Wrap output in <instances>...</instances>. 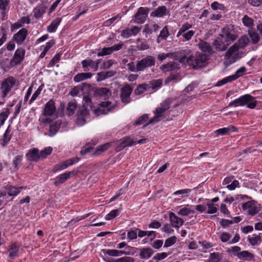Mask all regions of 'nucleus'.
Instances as JSON below:
<instances>
[{"mask_svg":"<svg viewBox=\"0 0 262 262\" xmlns=\"http://www.w3.org/2000/svg\"><path fill=\"white\" fill-rule=\"evenodd\" d=\"M179 105V104L174 102L172 100L168 99L165 102V112L166 111V109H169L172 106L173 107H176Z\"/></svg>","mask_w":262,"mask_h":262,"instance_id":"nucleus-52","label":"nucleus"},{"mask_svg":"<svg viewBox=\"0 0 262 262\" xmlns=\"http://www.w3.org/2000/svg\"><path fill=\"white\" fill-rule=\"evenodd\" d=\"M146 140H147L146 139H142L138 140L137 141H133L130 138H124L123 142V143H124V144L125 145V147H127V146H130L133 145H135L136 144L144 143L146 142Z\"/></svg>","mask_w":262,"mask_h":262,"instance_id":"nucleus-33","label":"nucleus"},{"mask_svg":"<svg viewBox=\"0 0 262 262\" xmlns=\"http://www.w3.org/2000/svg\"><path fill=\"white\" fill-rule=\"evenodd\" d=\"M177 241V238L175 236H171L165 241V247H168L174 244Z\"/></svg>","mask_w":262,"mask_h":262,"instance_id":"nucleus-50","label":"nucleus"},{"mask_svg":"<svg viewBox=\"0 0 262 262\" xmlns=\"http://www.w3.org/2000/svg\"><path fill=\"white\" fill-rule=\"evenodd\" d=\"M257 104V101L255 100L254 97L249 94H246L231 101L229 103L228 106L237 107L246 105L248 108L253 109L256 107Z\"/></svg>","mask_w":262,"mask_h":262,"instance_id":"nucleus-3","label":"nucleus"},{"mask_svg":"<svg viewBox=\"0 0 262 262\" xmlns=\"http://www.w3.org/2000/svg\"><path fill=\"white\" fill-rule=\"evenodd\" d=\"M81 64L83 68H85L88 67H91L93 68V66L94 65V61L91 59H85L82 61Z\"/></svg>","mask_w":262,"mask_h":262,"instance_id":"nucleus-62","label":"nucleus"},{"mask_svg":"<svg viewBox=\"0 0 262 262\" xmlns=\"http://www.w3.org/2000/svg\"><path fill=\"white\" fill-rule=\"evenodd\" d=\"M9 114L10 111L8 108H4V111L0 113V126L4 125Z\"/></svg>","mask_w":262,"mask_h":262,"instance_id":"nucleus-39","label":"nucleus"},{"mask_svg":"<svg viewBox=\"0 0 262 262\" xmlns=\"http://www.w3.org/2000/svg\"><path fill=\"white\" fill-rule=\"evenodd\" d=\"M212 45L216 51L223 52L227 50L230 45L227 42H226L221 37V38L218 37L216 39L213 41Z\"/></svg>","mask_w":262,"mask_h":262,"instance_id":"nucleus-13","label":"nucleus"},{"mask_svg":"<svg viewBox=\"0 0 262 262\" xmlns=\"http://www.w3.org/2000/svg\"><path fill=\"white\" fill-rule=\"evenodd\" d=\"M164 113V105L162 104H161V106L159 107H157L156 110L154 112L155 116L154 117L149 120V122L144 125L143 127H145L147 125L150 124H155L156 122H159L163 116Z\"/></svg>","mask_w":262,"mask_h":262,"instance_id":"nucleus-12","label":"nucleus"},{"mask_svg":"<svg viewBox=\"0 0 262 262\" xmlns=\"http://www.w3.org/2000/svg\"><path fill=\"white\" fill-rule=\"evenodd\" d=\"M231 237L230 234L228 232H223L221 234L220 239L223 243L228 242Z\"/></svg>","mask_w":262,"mask_h":262,"instance_id":"nucleus-61","label":"nucleus"},{"mask_svg":"<svg viewBox=\"0 0 262 262\" xmlns=\"http://www.w3.org/2000/svg\"><path fill=\"white\" fill-rule=\"evenodd\" d=\"M149 11L148 8L140 7L134 15V22L137 24H143L148 16Z\"/></svg>","mask_w":262,"mask_h":262,"instance_id":"nucleus-10","label":"nucleus"},{"mask_svg":"<svg viewBox=\"0 0 262 262\" xmlns=\"http://www.w3.org/2000/svg\"><path fill=\"white\" fill-rule=\"evenodd\" d=\"M242 21L245 26L249 28L252 27L254 25L253 19L247 15H245L243 17Z\"/></svg>","mask_w":262,"mask_h":262,"instance_id":"nucleus-46","label":"nucleus"},{"mask_svg":"<svg viewBox=\"0 0 262 262\" xmlns=\"http://www.w3.org/2000/svg\"><path fill=\"white\" fill-rule=\"evenodd\" d=\"M119 210L114 209L110 212L108 214H107L105 216V219L106 220H111L113 218L116 217L119 214Z\"/></svg>","mask_w":262,"mask_h":262,"instance_id":"nucleus-57","label":"nucleus"},{"mask_svg":"<svg viewBox=\"0 0 262 262\" xmlns=\"http://www.w3.org/2000/svg\"><path fill=\"white\" fill-rule=\"evenodd\" d=\"M249 34L253 43H257L259 41L260 37L258 33L254 31H251L249 32Z\"/></svg>","mask_w":262,"mask_h":262,"instance_id":"nucleus-49","label":"nucleus"},{"mask_svg":"<svg viewBox=\"0 0 262 262\" xmlns=\"http://www.w3.org/2000/svg\"><path fill=\"white\" fill-rule=\"evenodd\" d=\"M9 128L10 126H9L7 128L3 136L1 144L2 146L3 147H5L7 145V144L9 143L11 138V135L10 134V129Z\"/></svg>","mask_w":262,"mask_h":262,"instance_id":"nucleus-29","label":"nucleus"},{"mask_svg":"<svg viewBox=\"0 0 262 262\" xmlns=\"http://www.w3.org/2000/svg\"><path fill=\"white\" fill-rule=\"evenodd\" d=\"M236 187H239V182L237 180L233 181L231 184L227 186V188L230 190H233Z\"/></svg>","mask_w":262,"mask_h":262,"instance_id":"nucleus-63","label":"nucleus"},{"mask_svg":"<svg viewBox=\"0 0 262 262\" xmlns=\"http://www.w3.org/2000/svg\"><path fill=\"white\" fill-rule=\"evenodd\" d=\"M46 7L43 5H40L36 6L33 10L34 17L38 19L45 13Z\"/></svg>","mask_w":262,"mask_h":262,"instance_id":"nucleus-25","label":"nucleus"},{"mask_svg":"<svg viewBox=\"0 0 262 262\" xmlns=\"http://www.w3.org/2000/svg\"><path fill=\"white\" fill-rule=\"evenodd\" d=\"M222 260V255L219 252H213L210 254L209 262H221Z\"/></svg>","mask_w":262,"mask_h":262,"instance_id":"nucleus-36","label":"nucleus"},{"mask_svg":"<svg viewBox=\"0 0 262 262\" xmlns=\"http://www.w3.org/2000/svg\"><path fill=\"white\" fill-rule=\"evenodd\" d=\"M28 31L25 28L20 29L17 33L14 34L13 39L18 44L21 45L26 39Z\"/></svg>","mask_w":262,"mask_h":262,"instance_id":"nucleus-16","label":"nucleus"},{"mask_svg":"<svg viewBox=\"0 0 262 262\" xmlns=\"http://www.w3.org/2000/svg\"><path fill=\"white\" fill-rule=\"evenodd\" d=\"M156 59L151 55H147L140 60L137 61L138 68L140 72L143 71L146 69L150 68L155 64Z\"/></svg>","mask_w":262,"mask_h":262,"instance_id":"nucleus-7","label":"nucleus"},{"mask_svg":"<svg viewBox=\"0 0 262 262\" xmlns=\"http://www.w3.org/2000/svg\"><path fill=\"white\" fill-rule=\"evenodd\" d=\"M133 88L128 84H125L120 89V97L121 101L124 104H128L131 101L130 95Z\"/></svg>","mask_w":262,"mask_h":262,"instance_id":"nucleus-6","label":"nucleus"},{"mask_svg":"<svg viewBox=\"0 0 262 262\" xmlns=\"http://www.w3.org/2000/svg\"><path fill=\"white\" fill-rule=\"evenodd\" d=\"M169 219L171 225L177 228H179L184 224V220L177 216L174 213L170 212L169 213Z\"/></svg>","mask_w":262,"mask_h":262,"instance_id":"nucleus-21","label":"nucleus"},{"mask_svg":"<svg viewBox=\"0 0 262 262\" xmlns=\"http://www.w3.org/2000/svg\"><path fill=\"white\" fill-rule=\"evenodd\" d=\"M194 213V211L193 210H191L186 207L181 208L178 211V214L182 216H187L189 214H193Z\"/></svg>","mask_w":262,"mask_h":262,"instance_id":"nucleus-45","label":"nucleus"},{"mask_svg":"<svg viewBox=\"0 0 262 262\" xmlns=\"http://www.w3.org/2000/svg\"><path fill=\"white\" fill-rule=\"evenodd\" d=\"M53 149L51 147H47L42 150L39 155L40 157L43 158H46L48 155L51 154Z\"/></svg>","mask_w":262,"mask_h":262,"instance_id":"nucleus-54","label":"nucleus"},{"mask_svg":"<svg viewBox=\"0 0 262 262\" xmlns=\"http://www.w3.org/2000/svg\"><path fill=\"white\" fill-rule=\"evenodd\" d=\"M127 237L130 240L136 239L137 237V231L136 228L135 230H129L127 232Z\"/></svg>","mask_w":262,"mask_h":262,"instance_id":"nucleus-60","label":"nucleus"},{"mask_svg":"<svg viewBox=\"0 0 262 262\" xmlns=\"http://www.w3.org/2000/svg\"><path fill=\"white\" fill-rule=\"evenodd\" d=\"M248 241L252 246H256L259 245L262 242V233L258 234H253L248 237Z\"/></svg>","mask_w":262,"mask_h":262,"instance_id":"nucleus-22","label":"nucleus"},{"mask_svg":"<svg viewBox=\"0 0 262 262\" xmlns=\"http://www.w3.org/2000/svg\"><path fill=\"white\" fill-rule=\"evenodd\" d=\"M23 188V187H15L12 186H7L6 187L7 193L9 196L17 195Z\"/></svg>","mask_w":262,"mask_h":262,"instance_id":"nucleus-28","label":"nucleus"},{"mask_svg":"<svg viewBox=\"0 0 262 262\" xmlns=\"http://www.w3.org/2000/svg\"><path fill=\"white\" fill-rule=\"evenodd\" d=\"M77 108V104L75 100L70 101L67 107V111L69 116L73 115Z\"/></svg>","mask_w":262,"mask_h":262,"instance_id":"nucleus-35","label":"nucleus"},{"mask_svg":"<svg viewBox=\"0 0 262 262\" xmlns=\"http://www.w3.org/2000/svg\"><path fill=\"white\" fill-rule=\"evenodd\" d=\"M244 53L240 51L237 45L233 44L228 48L224 55V65L227 67L241 58Z\"/></svg>","mask_w":262,"mask_h":262,"instance_id":"nucleus-2","label":"nucleus"},{"mask_svg":"<svg viewBox=\"0 0 262 262\" xmlns=\"http://www.w3.org/2000/svg\"><path fill=\"white\" fill-rule=\"evenodd\" d=\"M75 174L76 172L75 171H72L60 174L56 177V180L54 182V185L57 186L58 185L63 183L71 177V175H75Z\"/></svg>","mask_w":262,"mask_h":262,"instance_id":"nucleus-19","label":"nucleus"},{"mask_svg":"<svg viewBox=\"0 0 262 262\" xmlns=\"http://www.w3.org/2000/svg\"><path fill=\"white\" fill-rule=\"evenodd\" d=\"M26 51L23 48L17 49L14 54L13 57L10 61L11 64L13 66L20 64L23 60Z\"/></svg>","mask_w":262,"mask_h":262,"instance_id":"nucleus-11","label":"nucleus"},{"mask_svg":"<svg viewBox=\"0 0 262 262\" xmlns=\"http://www.w3.org/2000/svg\"><path fill=\"white\" fill-rule=\"evenodd\" d=\"M163 83L162 79H157L150 81L149 83L147 84L148 89L151 88L152 89H156L160 88Z\"/></svg>","mask_w":262,"mask_h":262,"instance_id":"nucleus-37","label":"nucleus"},{"mask_svg":"<svg viewBox=\"0 0 262 262\" xmlns=\"http://www.w3.org/2000/svg\"><path fill=\"white\" fill-rule=\"evenodd\" d=\"M192 25L187 23L182 25L177 34V37H179L182 36L183 39L186 41L190 40L195 32V31L193 30H189L192 28Z\"/></svg>","mask_w":262,"mask_h":262,"instance_id":"nucleus-4","label":"nucleus"},{"mask_svg":"<svg viewBox=\"0 0 262 262\" xmlns=\"http://www.w3.org/2000/svg\"><path fill=\"white\" fill-rule=\"evenodd\" d=\"M112 53V50L111 47H106L103 48L101 51L98 52L97 56H102L104 55H107L111 54Z\"/></svg>","mask_w":262,"mask_h":262,"instance_id":"nucleus-53","label":"nucleus"},{"mask_svg":"<svg viewBox=\"0 0 262 262\" xmlns=\"http://www.w3.org/2000/svg\"><path fill=\"white\" fill-rule=\"evenodd\" d=\"M237 256L241 259H245L247 260H251L254 258V255L252 253L248 251H243L238 252Z\"/></svg>","mask_w":262,"mask_h":262,"instance_id":"nucleus-30","label":"nucleus"},{"mask_svg":"<svg viewBox=\"0 0 262 262\" xmlns=\"http://www.w3.org/2000/svg\"><path fill=\"white\" fill-rule=\"evenodd\" d=\"M171 57L177 61L183 64L187 63L193 68L198 69L204 67L208 60L207 55L199 53L195 57L192 56V51L190 49H180L177 52L167 54L166 57Z\"/></svg>","mask_w":262,"mask_h":262,"instance_id":"nucleus-1","label":"nucleus"},{"mask_svg":"<svg viewBox=\"0 0 262 262\" xmlns=\"http://www.w3.org/2000/svg\"><path fill=\"white\" fill-rule=\"evenodd\" d=\"M164 15V6H161L150 13L151 17H162Z\"/></svg>","mask_w":262,"mask_h":262,"instance_id":"nucleus-43","label":"nucleus"},{"mask_svg":"<svg viewBox=\"0 0 262 262\" xmlns=\"http://www.w3.org/2000/svg\"><path fill=\"white\" fill-rule=\"evenodd\" d=\"M127 69L133 72H140V69L138 68V63L135 65L134 62H130L127 64Z\"/></svg>","mask_w":262,"mask_h":262,"instance_id":"nucleus-56","label":"nucleus"},{"mask_svg":"<svg viewBox=\"0 0 262 262\" xmlns=\"http://www.w3.org/2000/svg\"><path fill=\"white\" fill-rule=\"evenodd\" d=\"M249 42V38L246 36H241L238 40L237 42L234 43V44H236L237 45V48L240 49H243L246 47Z\"/></svg>","mask_w":262,"mask_h":262,"instance_id":"nucleus-27","label":"nucleus"},{"mask_svg":"<svg viewBox=\"0 0 262 262\" xmlns=\"http://www.w3.org/2000/svg\"><path fill=\"white\" fill-rule=\"evenodd\" d=\"M222 33V34H220V36L230 45L237 38L234 31L229 27L223 28Z\"/></svg>","mask_w":262,"mask_h":262,"instance_id":"nucleus-8","label":"nucleus"},{"mask_svg":"<svg viewBox=\"0 0 262 262\" xmlns=\"http://www.w3.org/2000/svg\"><path fill=\"white\" fill-rule=\"evenodd\" d=\"M111 146L110 143H106L103 145L98 146L96 149L95 154L99 155L101 152L106 150Z\"/></svg>","mask_w":262,"mask_h":262,"instance_id":"nucleus-44","label":"nucleus"},{"mask_svg":"<svg viewBox=\"0 0 262 262\" xmlns=\"http://www.w3.org/2000/svg\"><path fill=\"white\" fill-rule=\"evenodd\" d=\"M69 163L68 160L66 161H64L62 163L55 165L53 169V172H56L58 171L66 169L67 167H68L69 166H71L70 165H69Z\"/></svg>","mask_w":262,"mask_h":262,"instance_id":"nucleus-40","label":"nucleus"},{"mask_svg":"<svg viewBox=\"0 0 262 262\" xmlns=\"http://www.w3.org/2000/svg\"><path fill=\"white\" fill-rule=\"evenodd\" d=\"M8 251L10 258L13 259L18 256L19 247L14 243L10 246Z\"/></svg>","mask_w":262,"mask_h":262,"instance_id":"nucleus-26","label":"nucleus"},{"mask_svg":"<svg viewBox=\"0 0 262 262\" xmlns=\"http://www.w3.org/2000/svg\"><path fill=\"white\" fill-rule=\"evenodd\" d=\"M15 79L12 77H9L6 78L2 83L1 90L2 93V97L5 98L11 90L15 84Z\"/></svg>","mask_w":262,"mask_h":262,"instance_id":"nucleus-9","label":"nucleus"},{"mask_svg":"<svg viewBox=\"0 0 262 262\" xmlns=\"http://www.w3.org/2000/svg\"><path fill=\"white\" fill-rule=\"evenodd\" d=\"M61 21V18H56L52 22L51 25L48 27L47 31L50 33L55 32L58 26L59 25Z\"/></svg>","mask_w":262,"mask_h":262,"instance_id":"nucleus-34","label":"nucleus"},{"mask_svg":"<svg viewBox=\"0 0 262 262\" xmlns=\"http://www.w3.org/2000/svg\"><path fill=\"white\" fill-rule=\"evenodd\" d=\"M198 46L199 48L206 55L208 54L209 55H211L214 53V51L210 44L203 40H200L198 44Z\"/></svg>","mask_w":262,"mask_h":262,"instance_id":"nucleus-15","label":"nucleus"},{"mask_svg":"<svg viewBox=\"0 0 262 262\" xmlns=\"http://www.w3.org/2000/svg\"><path fill=\"white\" fill-rule=\"evenodd\" d=\"M40 157L38 150L37 148H33L30 150L26 155L27 159L31 161L36 162L39 160Z\"/></svg>","mask_w":262,"mask_h":262,"instance_id":"nucleus-23","label":"nucleus"},{"mask_svg":"<svg viewBox=\"0 0 262 262\" xmlns=\"http://www.w3.org/2000/svg\"><path fill=\"white\" fill-rule=\"evenodd\" d=\"M61 121L59 120L55 121L53 122L50 126L49 128V136H54L59 129L61 125Z\"/></svg>","mask_w":262,"mask_h":262,"instance_id":"nucleus-24","label":"nucleus"},{"mask_svg":"<svg viewBox=\"0 0 262 262\" xmlns=\"http://www.w3.org/2000/svg\"><path fill=\"white\" fill-rule=\"evenodd\" d=\"M56 111L54 101L53 100H49L45 105L43 115L44 116H51Z\"/></svg>","mask_w":262,"mask_h":262,"instance_id":"nucleus-18","label":"nucleus"},{"mask_svg":"<svg viewBox=\"0 0 262 262\" xmlns=\"http://www.w3.org/2000/svg\"><path fill=\"white\" fill-rule=\"evenodd\" d=\"M101 107L95 110V112L97 115L106 114L113 107L112 106V102L110 101H103L100 104Z\"/></svg>","mask_w":262,"mask_h":262,"instance_id":"nucleus-14","label":"nucleus"},{"mask_svg":"<svg viewBox=\"0 0 262 262\" xmlns=\"http://www.w3.org/2000/svg\"><path fill=\"white\" fill-rule=\"evenodd\" d=\"M260 204L253 200L248 201L242 205L243 210L251 216H254L258 213L260 210Z\"/></svg>","mask_w":262,"mask_h":262,"instance_id":"nucleus-5","label":"nucleus"},{"mask_svg":"<svg viewBox=\"0 0 262 262\" xmlns=\"http://www.w3.org/2000/svg\"><path fill=\"white\" fill-rule=\"evenodd\" d=\"M10 3L9 0H0V9L3 11L2 14H6V11Z\"/></svg>","mask_w":262,"mask_h":262,"instance_id":"nucleus-47","label":"nucleus"},{"mask_svg":"<svg viewBox=\"0 0 262 262\" xmlns=\"http://www.w3.org/2000/svg\"><path fill=\"white\" fill-rule=\"evenodd\" d=\"M92 74L91 73H81L77 74L74 77V81L75 82H79L85 79L91 78Z\"/></svg>","mask_w":262,"mask_h":262,"instance_id":"nucleus-31","label":"nucleus"},{"mask_svg":"<svg viewBox=\"0 0 262 262\" xmlns=\"http://www.w3.org/2000/svg\"><path fill=\"white\" fill-rule=\"evenodd\" d=\"M111 95V91L106 88H97L94 91V96L97 98L105 99Z\"/></svg>","mask_w":262,"mask_h":262,"instance_id":"nucleus-17","label":"nucleus"},{"mask_svg":"<svg viewBox=\"0 0 262 262\" xmlns=\"http://www.w3.org/2000/svg\"><path fill=\"white\" fill-rule=\"evenodd\" d=\"M178 68L179 67L177 61H170L165 64V71H170Z\"/></svg>","mask_w":262,"mask_h":262,"instance_id":"nucleus-42","label":"nucleus"},{"mask_svg":"<svg viewBox=\"0 0 262 262\" xmlns=\"http://www.w3.org/2000/svg\"><path fill=\"white\" fill-rule=\"evenodd\" d=\"M210 6L211 9L213 10H220L223 11L225 9L224 5L217 2H214L211 4Z\"/></svg>","mask_w":262,"mask_h":262,"instance_id":"nucleus-51","label":"nucleus"},{"mask_svg":"<svg viewBox=\"0 0 262 262\" xmlns=\"http://www.w3.org/2000/svg\"><path fill=\"white\" fill-rule=\"evenodd\" d=\"M148 90V88L147 84L143 83L137 86V88L135 90L134 93L136 95H140Z\"/></svg>","mask_w":262,"mask_h":262,"instance_id":"nucleus-41","label":"nucleus"},{"mask_svg":"<svg viewBox=\"0 0 262 262\" xmlns=\"http://www.w3.org/2000/svg\"><path fill=\"white\" fill-rule=\"evenodd\" d=\"M114 64V61L112 59L107 60V61H104L101 65L100 69H109Z\"/></svg>","mask_w":262,"mask_h":262,"instance_id":"nucleus-58","label":"nucleus"},{"mask_svg":"<svg viewBox=\"0 0 262 262\" xmlns=\"http://www.w3.org/2000/svg\"><path fill=\"white\" fill-rule=\"evenodd\" d=\"M148 119V116L147 114H145L139 117L136 121L134 123L135 125H139L143 124Z\"/></svg>","mask_w":262,"mask_h":262,"instance_id":"nucleus-48","label":"nucleus"},{"mask_svg":"<svg viewBox=\"0 0 262 262\" xmlns=\"http://www.w3.org/2000/svg\"><path fill=\"white\" fill-rule=\"evenodd\" d=\"M191 191V189H183L175 191L173 194L174 195H179L181 198L188 197Z\"/></svg>","mask_w":262,"mask_h":262,"instance_id":"nucleus-38","label":"nucleus"},{"mask_svg":"<svg viewBox=\"0 0 262 262\" xmlns=\"http://www.w3.org/2000/svg\"><path fill=\"white\" fill-rule=\"evenodd\" d=\"M233 223V221L229 220H226V219H222L220 222V225L223 227V228H226L228 227L230 225L232 224Z\"/></svg>","mask_w":262,"mask_h":262,"instance_id":"nucleus-64","label":"nucleus"},{"mask_svg":"<svg viewBox=\"0 0 262 262\" xmlns=\"http://www.w3.org/2000/svg\"><path fill=\"white\" fill-rule=\"evenodd\" d=\"M237 130V128L234 126L229 125L228 127L220 128L216 130L214 132V133L216 134L217 136H224L229 135L233 132H236Z\"/></svg>","mask_w":262,"mask_h":262,"instance_id":"nucleus-20","label":"nucleus"},{"mask_svg":"<svg viewBox=\"0 0 262 262\" xmlns=\"http://www.w3.org/2000/svg\"><path fill=\"white\" fill-rule=\"evenodd\" d=\"M206 205L208 208V210L207 212L208 214H213L217 212V208L212 203L207 202Z\"/></svg>","mask_w":262,"mask_h":262,"instance_id":"nucleus-55","label":"nucleus"},{"mask_svg":"<svg viewBox=\"0 0 262 262\" xmlns=\"http://www.w3.org/2000/svg\"><path fill=\"white\" fill-rule=\"evenodd\" d=\"M153 253L152 250L150 248L140 249V256L142 259H147L150 257Z\"/></svg>","mask_w":262,"mask_h":262,"instance_id":"nucleus-32","label":"nucleus"},{"mask_svg":"<svg viewBox=\"0 0 262 262\" xmlns=\"http://www.w3.org/2000/svg\"><path fill=\"white\" fill-rule=\"evenodd\" d=\"M41 90L42 88L39 86L33 94L31 99L29 101V104H31L37 98V97L40 95Z\"/></svg>","mask_w":262,"mask_h":262,"instance_id":"nucleus-59","label":"nucleus"}]
</instances>
